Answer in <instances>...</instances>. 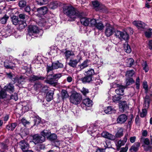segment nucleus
Returning a JSON list of instances; mask_svg holds the SVG:
<instances>
[{"label":"nucleus","instance_id":"nucleus-20","mask_svg":"<svg viewBox=\"0 0 152 152\" xmlns=\"http://www.w3.org/2000/svg\"><path fill=\"white\" fill-rule=\"evenodd\" d=\"M144 144L142 146L144 148V149L146 151H148L151 148V146L149 145L150 141L149 140L148 138H145L143 140Z\"/></svg>","mask_w":152,"mask_h":152},{"label":"nucleus","instance_id":"nucleus-46","mask_svg":"<svg viewBox=\"0 0 152 152\" xmlns=\"http://www.w3.org/2000/svg\"><path fill=\"white\" fill-rule=\"evenodd\" d=\"M99 30H101L104 28V26L101 22L96 23L95 26Z\"/></svg>","mask_w":152,"mask_h":152},{"label":"nucleus","instance_id":"nucleus-52","mask_svg":"<svg viewBox=\"0 0 152 152\" xmlns=\"http://www.w3.org/2000/svg\"><path fill=\"white\" fill-rule=\"evenodd\" d=\"M57 136L55 134H51L49 135L48 137V139L50 141H53L57 139Z\"/></svg>","mask_w":152,"mask_h":152},{"label":"nucleus","instance_id":"nucleus-11","mask_svg":"<svg viewBox=\"0 0 152 152\" xmlns=\"http://www.w3.org/2000/svg\"><path fill=\"white\" fill-rule=\"evenodd\" d=\"M77 57L78 58V59H71L68 63V65L73 68L75 67L78 63L82 60V57L81 56L78 55Z\"/></svg>","mask_w":152,"mask_h":152},{"label":"nucleus","instance_id":"nucleus-24","mask_svg":"<svg viewBox=\"0 0 152 152\" xmlns=\"http://www.w3.org/2000/svg\"><path fill=\"white\" fill-rule=\"evenodd\" d=\"M82 105H85L87 107H91L92 105V101L88 98L84 99L83 100Z\"/></svg>","mask_w":152,"mask_h":152},{"label":"nucleus","instance_id":"nucleus-47","mask_svg":"<svg viewBox=\"0 0 152 152\" xmlns=\"http://www.w3.org/2000/svg\"><path fill=\"white\" fill-rule=\"evenodd\" d=\"M13 24L16 25L18 23H19V20L18 17L15 16H13L11 18Z\"/></svg>","mask_w":152,"mask_h":152},{"label":"nucleus","instance_id":"nucleus-36","mask_svg":"<svg viewBox=\"0 0 152 152\" xmlns=\"http://www.w3.org/2000/svg\"><path fill=\"white\" fill-rule=\"evenodd\" d=\"M58 6V3L57 1L52 2L49 5V7L52 9L57 8Z\"/></svg>","mask_w":152,"mask_h":152},{"label":"nucleus","instance_id":"nucleus-50","mask_svg":"<svg viewBox=\"0 0 152 152\" xmlns=\"http://www.w3.org/2000/svg\"><path fill=\"white\" fill-rule=\"evenodd\" d=\"M143 69L145 72H147L149 70V68L147 63L146 62H143L142 64Z\"/></svg>","mask_w":152,"mask_h":152},{"label":"nucleus","instance_id":"nucleus-28","mask_svg":"<svg viewBox=\"0 0 152 152\" xmlns=\"http://www.w3.org/2000/svg\"><path fill=\"white\" fill-rule=\"evenodd\" d=\"M119 108L121 111H124L126 109L127 107L128 106L126 103L125 101H124L121 102L119 104Z\"/></svg>","mask_w":152,"mask_h":152},{"label":"nucleus","instance_id":"nucleus-34","mask_svg":"<svg viewBox=\"0 0 152 152\" xmlns=\"http://www.w3.org/2000/svg\"><path fill=\"white\" fill-rule=\"evenodd\" d=\"M50 132L49 130H44L41 132V136L42 137H45H45L48 138L49 136L50 135Z\"/></svg>","mask_w":152,"mask_h":152},{"label":"nucleus","instance_id":"nucleus-38","mask_svg":"<svg viewBox=\"0 0 152 152\" xmlns=\"http://www.w3.org/2000/svg\"><path fill=\"white\" fill-rule=\"evenodd\" d=\"M7 75L9 78L11 79L14 82V83L17 82L16 77L14 75L10 73H7Z\"/></svg>","mask_w":152,"mask_h":152},{"label":"nucleus","instance_id":"nucleus-13","mask_svg":"<svg viewBox=\"0 0 152 152\" xmlns=\"http://www.w3.org/2000/svg\"><path fill=\"white\" fill-rule=\"evenodd\" d=\"M101 136L104 138L111 140H115V135L110 133L107 131L103 132L101 133Z\"/></svg>","mask_w":152,"mask_h":152},{"label":"nucleus","instance_id":"nucleus-40","mask_svg":"<svg viewBox=\"0 0 152 152\" xmlns=\"http://www.w3.org/2000/svg\"><path fill=\"white\" fill-rule=\"evenodd\" d=\"M61 97L63 99L68 98L69 96L67 91L65 90H63L61 92Z\"/></svg>","mask_w":152,"mask_h":152},{"label":"nucleus","instance_id":"nucleus-19","mask_svg":"<svg viewBox=\"0 0 152 152\" xmlns=\"http://www.w3.org/2000/svg\"><path fill=\"white\" fill-rule=\"evenodd\" d=\"M133 24L139 29H144L145 26L144 23L140 21H135L133 22Z\"/></svg>","mask_w":152,"mask_h":152},{"label":"nucleus","instance_id":"nucleus-5","mask_svg":"<svg viewBox=\"0 0 152 152\" xmlns=\"http://www.w3.org/2000/svg\"><path fill=\"white\" fill-rule=\"evenodd\" d=\"M64 66L63 64L58 61L52 63L51 66L47 65V70L48 72L52 70L53 69H56L58 68H62Z\"/></svg>","mask_w":152,"mask_h":152},{"label":"nucleus","instance_id":"nucleus-59","mask_svg":"<svg viewBox=\"0 0 152 152\" xmlns=\"http://www.w3.org/2000/svg\"><path fill=\"white\" fill-rule=\"evenodd\" d=\"M26 1L23 0L20 1L18 3L19 6L20 7H24L26 5Z\"/></svg>","mask_w":152,"mask_h":152},{"label":"nucleus","instance_id":"nucleus-26","mask_svg":"<svg viewBox=\"0 0 152 152\" xmlns=\"http://www.w3.org/2000/svg\"><path fill=\"white\" fill-rule=\"evenodd\" d=\"M93 78L91 77L88 76L86 75L83 77L82 78L80 79L83 83H89L93 80Z\"/></svg>","mask_w":152,"mask_h":152},{"label":"nucleus","instance_id":"nucleus-21","mask_svg":"<svg viewBox=\"0 0 152 152\" xmlns=\"http://www.w3.org/2000/svg\"><path fill=\"white\" fill-rule=\"evenodd\" d=\"M4 89L5 91L12 93L14 91V86L13 84L10 83L9 84L5 86Z\"/></svg>","mask_w":152,"mask_h":152},{"label":"nucleus","instance_id":"nucleus-54","mask_svg":"<svg viewBox=\"0 0 152 152\" xmlns=\"http://www.w3.org/2000/svg\"><path fill=\"white\" fill-rule=\"evenodd\" d=\"M9 17L6 15H5L1 19V22L2 24H5L8 18Z\"/></svg>","mask_w":152,"mask_h":152},{"label":"nucleus","instance_id":"nucleus-8","mask_svg":"<svg viewBox=\"0 0 152 152\" xmlns=\"http://www.w3.org/2000/svg\"><path fill=\"white\" fill-rule=\"evenodd\" d=\"M45 141V137L41 135L36 134L33 136L32 141L35 144L42 143Z\"/></svg>","mask_w":152,"mask_h":152},{"label":"nucleus","instance_id":"nucleus-60","mask_svg":"<svg viewBox=\"0 0 152 152\" xmlns=\"http://www.w3.org/2000/svg\"><path fill=\"white\" fill-rule=\"evenodd\" d=\"M81 92L84 95H86L89 93V90L88 89L83 87L81 90Z\"/></svg>","mask_w":152,"mask_h":152},{"label":"nucleus","instance_id":"nucleus-6","mask_svg":"<svg viewBox=\"0 0 152 152\" xmlns=\"http://www.w3.org/2000/svg\"><path fill=\"white\" fill-rule=\"evenodd\" d=\"M115 36L116 37L118 38L121 40L123 39L126 40L129 38V36L128 34L126 32H121L119 31H117L115 32Z\"/></svg>","mask_w":152,"mask_h":152},{"label":"nucleus","instance_id":"nucleus-42","mask_svg":"<svg viewBox=\"0 0 152 152\" xmlns=\"http://www.w3.org/2000/svg\"><path fill=\"white\" fill-rule=\"evenodd\" d=\"M19 28L20 29L24 28L27 25L26 22L24 21H19L18 23Z\"/></svg>","mask_w":152,"mask_h":152},{"label":"nucleus","instance_id":"nucleus-35","mask_svg":"<svg viewBox=\"0 0 152 152\" xmlns=\"http://www.w3.org/2000/svg\"><path fill=\"white\" fill-rule=\"evenodd\" d=\"M123 130L122 129L120 128L119 129L115 136V139L116 137L120 138L122 137L123 135Z\"/></svg>","mask_w":152,"mask_h":152},{"label":"nucleus","instance_id":"nucleus-43","mask_svg":"<svg viewBox=\"0 0 152 152\" xmlns=\"http://www.w3.org/2000/svg\"><path fill=\"white\" fill-rule=\"evenodd\" d=\"M17 82L19 84H22L25 81V79L24 77L22 76L20 77H16Z\"/></svg>","mask_w":152,"mask_h":152},{"label":"nucleus","instance_id":"nucleus-30","mask_svg":"<svg viewBox=\"0 0 152 152\" xmlns=\"http://www.w3.org/2000/svg\"><path fill=\"white\" fill-rule=\"evenodd\" d=\"M62 74V73H59L53 75H49L48 76V79H49V77H51L52 79L58 80L61 77Z\"/></svg>","mask_w":152,"mask_h":152},{"label":"nucleus","instance_id":"nucleus-33","mask_svg":"<svg viewBox=\"0 0 152 152\" xmlns=\"http://www.w3.org/2000/svg\"><path fill=\"white\" fill-rule=\"evenodd\" d=\"M17 124L15 123L9 124L6 126V128L8 130L12 131L17 126Z\"/></svg>","mask_w":152,"mask_h":152},{"label":"nucleus","instance_id":"nucleus-45","mask_svg":"<svg viewBox=\"0 0 152 152\" xmlns=\"http://www.w3.org/2000/svg\"><path fill=\"white\" fill-rule=\"evenodd\" d=\"M134 60L132 58H128L126 60V63L127 66H128L130 67L133 64Z\"/></svg>","mask_w":152,"mask_h":152},{"label":"nucleus","instance_id":"nucleus-4","mask_svg":"<svg viewBox=\"0 0 152 152\" xmlns=\"http://www.w3.org/2000/svg\"><path fill=\"white\" fill-rule=\"evenodd\" d=\"M81 99L82 97L80 94L75 93L72 94L70 96V101L73 104H77L80 103Z\"/></svg>","mask_w":152,"mask_h":152},{"label":"nucleus","instance_id":"nucleus-18","mask_svg":"<svg viewBox=\"0 0 152 152\" xmlns=\"http://www.w3.org/2000/svg\"><path fill=\"white\" fill-rule=\"evenodd\" d=\"M140 146V143L138 142H136L131 146L129 151L130 152H136L138 150Z\"/></svg>","mask_w":152,"mask_h":152},{"label":"nucleus","instance_id":"nucleus-58","mask_svg":"<svg viewBox=\"0 0 152 152\" xmlns=\"http://www.w3.org/2000/svg\"><path fill=\"white\" fill-rule=\"evenodd\" d=\"M6 91L4 89L1 90L0 91V96L2 98H5L7 96Z\"/></svg>","mask_w":152,"mask_h":152},{"label":"nucleus","instance_id":"nucleus-12","mask_svg":"<svg viewBox=\"0 0 152 152\" xmlns=\"http://www.w3.org/2000/svg\"><path fill=\"white\" fill-rule=\"evenodd\" d=\"M115 32L114 28L111 25H108L105 28V33L107 37H109L112 35L113 32Z\"/></svg>","mask_w":152,"mask_h":152},{"label":"nucleus","instance_id":"nucleus-23","mask_svg":"<svg viewBox=\"0 0 152 152\" xmlns=\"http://www.w3.org/2000/svg\"><path fill=\"white\" fill-rule=\"evenodd\" d=\"M45 78V77L41 76L33 75L31 76L29 79V81L33 82L35 81L39 80H43Z\"/></svg>","mask_w":152,"mask_h":152},{"label":"nucleus","instance_id":"nucleus-1","mask_svg":"<svg viewBox=\"0 0 152 152\" xmlns=\"http://www.w3.org/2000/svg\"><path fill=\"white\" fill-rule=\"evenodd\" d=\"M64 13L74 20L79 16L80 12L71 6H65L63 7Z\"/></svg>","mask_w":152,"mask_h":152},{"label":"nucleus","instance_id":"nucleus-39","mask_svg":"<svg viewBox=\"0 0 152 152\" xmlns=\"http://www.w3.org/2000/svg\"><path fill=\"white\" fill-rule=\"evenodd\" d=\"M6 62H4V66L7 69H13V68L15 67V64L10 62L8 64H7Z\"/></svg>","mask_w":152,"mask_h":152},{"label":"nucleus","instance_id":"nucleus-44","mask_svg":"<svg viewBox=\"0 0 152 152\" xmlns=\"http://www.w3.org/2000/svg\"><path fill=\"white\" fill-rule=\"evenodd\" d=\"M85 73H86V75L88 76H91L92 78H93V77L92 76L94 74V70L92 69L89 70L88 71L86 72Z\"/></svg>","mask_w":152,"mask_h":152},{"label":"nucleus","instance_id":"nucleus-16","mask_svg":"<svg viewBox=\"0 0 152 152\" xmlns=\"http://www.w3.org/2000/svg\"><path fill=\"white\" fill-rule=\"evenodd\" d=\"M97 131V130L96 127L94 125H92L89 127L88 130V133L91 134V135L94 137L97 135L98 132Z\"/></svg>","mask_w":152,"mask_h":152},{"label":"nucleus","instance_id":"nucleus-2","mask_svg":"<svg viewBox=\"0 0 152 152\" xmlns=\"http://www.w3.org/2000/svg\"><path fill=\"white\" fill-rule=\"evenodd\" d=\"M43 32V31L41 29H39L37 26H29L27 36H31L34 35L35 37H39L42 36Z\"/></svg>","mask_w":152,"mask_h":152},{"label":"nucleus","instance_id":"nucleus-14","mask_svg":"<svg viewBox=\"0 0 152 152\" xmlns=\"http://www.w3.org/2000/svg\"><path fill=\"white\" fill-rule=\"evenodd\" d=\"M92 3L94 8L96 11H100L104 9V5L100 4L99 2L97 1H93Z\"/></svg>","mask_w":152,"mask_h":152},{"label":"nucleus","instance_id":"nucleus-57","mask_svg":"<svg viewBox=\"0 0 152 152\" xmlns=\"http://www.w3.org/2000/svg\"><path fill=\"white\" fill-rule=\"evenodd\" d=\"M135 88L136 89H138L140 88V79L139 77H137L136 79L135 82Z\"/></svg>","mask_w":152,"mask_h":152},{"label":"nucleus","instance_id":"nucleus-62","mask_svg":"<svg viewBox=\"0 0 152 152\" xmlns=\"http://www.w3.org/2000/svg\"><path fill=\"white\" fill-rule=\"evenodd\" d=\"M11 99H13L15 101H16L18 99V97L17 94V93H14L12 95L10 96Z\"/></svg>","mask_w":152,"mask_h":152},{"label":"nucleus","instance_id":"nucleus-61","mask_svg":"<svg viewBox=\"0 0 152 152\" xmlns=\"http://www.w3.org/2000/svg\"><path fill=\"white\" fill-rule=\"evenodd\" d=\"M121 86V85L116 84L115 83V82L110 84L111 87L112 88H118V87H120Z\"/></svg>","mask_w":152,"mask_h":152},{"label":"nucleus","instance_id":"nucleus-41","mask_svg":"<svg viewBox=\"0 0 152 152\" xmlns=\"http://www.w3.org/2000/svg\"><path fill=\"white\" fill-rule=\"evenodd\" d=\"M38 25L41 27H44L46 26H48V23L46 21L45 19L43 18L41 20H40L38 23Z\"/></svg>","mask_w":152,"mask_h":152},{"label":"nucleus","instance_id":"nucleus-31","mask_svg":"<svg viewBox=\"0 0 152 152\" xmlns=\"http://www.w3.org/2000/svg\"><path fill=\"white\" fill-rule=\"evenodd\" d=\"M104 112L106 114H111L115 113L116 110L115 109L112 108L111 106H109L107 107L106 109L104 110Z\"/></svg>","mask_w":152,"mask_h":152},{"label":"nucleus","instance_id":"nucleus-64","mask_svg":"<svg viewBox=\"0 0 152 152\" xmlns=\"http://www.w3.org/2000/svg\"><path fill=\"white\" fill-rule=\"evenodd\" d=\"M128 148V146H126L124 148H121L119 152H127Z\"/></svg>","mask_w":152,"mask_h":152},{"label":"nucleus","instance_id":"nucleus-25","mask_svg":"<svg viewBox=\"0 0 152 152\" xmlns=\"http://www.w3.org/2000/svg\"><path fill=\"white\" fill-rule=\"evenodd\" d=\"M37 11L39 14L44 15L48 12V9L46 6H44L38 8Z\"/></svg>","mask_w":152,"mask_h":152},{"label":"nucleus","instance_id":"nucleus-48","mask_svg":"<svg viewBox=\"0 0 152 152\" xmlns=\"http://www.w3.org/2000/svg\"><path fill=\"white\" fill-rule=\"evenodd\" d=\"M96 23V20L94 19H90L88 26H95Z\"/></svg>","mask_w":152,"mask_h":152},{"label":"nucleus","instance_id":"nucleus-49","mask_svg":"<svg viewBox=\"0 0 152 152\" xmlns=\"http://www.w3.org/2000/svg\"><path fill=\"white\" fill-rule=\"evenodd\" d=\"M38 4L40 5H43L46 4L48 2V0H36Z\"/></svg>","mask_w":152,"mask_h":152},{"label":"nucleus","instance_id":"nucleus-56","mask_svg":"<svg viewBox=\"0 0 152 152\" xmlns=\"http://www.w3.org/2000/svg\"><path fill=\"white\" fill-rule=\"evenodd\" d=\"M134 83V81L132 78L126 79V85L129 86Z\"/></svg>","mask_w":152,"mask_h":152},{"label":"nucleus","instance_id":"nucleus-27","mask_svg":"<svg viewBox=\"0 0 152 152\" xmlns=\"http://www.w3.org/2000/svg\"><path fill=\"white\" fill-rule=\"evenodd\" d=\"M125 88V86L121 85L120 87L115 90V92L118 95H123L124 94V89Z\"/></svg>","mask_w":152,"mask_h":152},{"label":"nucleus","instance_id":"nucleus-10","mask_svg":"<svg viewBox=\"0 0 152 152\" xmlns=\"http://www.w3.org/2000/svg\"><path fill=\"white\" fill-rule=\"evenodd\" d=\"M19 146L23 152L26 151L29 148V145L25 140L21 141L19 143Z\"/></svg>","mask_w":152,"mask_h":152},{"label":"nucleus","instance_id":"nucleus-17","mask_svg":"<svg viewBox=\"0 0 152 152\" xmlns=\"http://www.w3.org/2000/svg\"><path fill=\"white\" fill-rule=\"evenodd\" d=\"M143 88L145 90V93L147 94L146 96L148 95V94H149L151 96L152 95V83L151 84V86L148 91V86L146 82H144L143 83Z\"/></svg>","mask_w":152,"mask_h":152},{"label":"nucleus","instance_id":"nucleus-53","mask_svg":"<svg viewBox=\"0 0 152 152\" xmlns=\"http://www.w3.org/2000/svg\"><path fill=\"white\" fill-rule=\"evenodd\" d=\"M134 73V71L133 70L128 71L126 72V75L127 77H131L133 76Z\"/></svg>","mask_w":152,"mask_h":152},{"label":"nucleus","instance_id":"nucleus-29","mask_svg":"<svg viewBox=\"0 0 152 152\" xmlns=\"http://www.w3.org/2000/svg\"><path fill=\"white\" fill-rule=\"evenodd\" d=\"M53 91L52 90L49 91L47 94L46 100L48 102H50L53 99Z\"/></svg>","mask_w":152,"mask_h":152},{"label":"nucleus","instance_id":"nucleus-55","mask_svg":"<svg viewBox=\"0 0 152 152\" xmlns=\"http://www.w3.org/2000/svg\"><path fill=\"white\" fill-rule=\"evenodd\" d=\"M121 98L118 95H115L113 97V100L115 102L117 103L121 99Z\"/></svg>","mask_w":152,"mask_h":152},{"label":"nucleus","instance_id":"nucleus-15","mask_svg":"<svg viewBox=\"0 0 152 152\" xmlns=\"http://www.w3.org/2000/svg\"><path fill=\"white\" fill-rule=\"evenodd\" d=\"M127 119V116L125 114H122L118 116L117 121L118 123L122 124L125 123Z\"/></svg>","mask_w":152,"mask_h":152},{"label":"nucleus","instance_id":"nucleus-37","mask_svg":"<svg viewBox=\"0 0 152 152\" xmlns=\"http://www.w3.org/2000/svg\"><path fill=\"white\" fill-rule=\"evenodd\" d=\"M124 47L125 51L127 53H130L131 52V50L130 47L126 42H125L124 44Z\"/></svg>","mask_w":152,"mask_h":152},{"label":"nucleus","instance_id":"nucleus-51","mask_svg":"<svg viewBox=\"0 0 152 152\" xmlns=\"http://www.w3.org/2000/svg\"><path fill=\"white\" fill-rule=\"evenodd\" d=\"M73 55V53L69 50L66 51L64 53L66 59L68 58L70 56Z\"/></svg>","mask_w":152,"mask_h":152},{"label":"nucleus","instance_id":"nucleus-22","mask_svg":"<svg viewBox=\"0 0 152 152\" xmlns=\"http://www.w3.org/2000/svg\"><path fill=\"white\" fill-rule=\"evenodd\" d=\"M72 130V128L71 127H69V126L65 125L60 129L59 131L61 133L63 134L66 132H69Z\"/></svg>","mask_w":152,"mask_h":152},{"label":"nucleus","instance_id":"nucleus-9","mask_svg":"<svg viewBox=\"0 0 152 152\" xmlns=\"http://www.w3.org/2000/svg\"><path fill=\"white\" fill-rule=\"evenodd\" d=\"M127 140V136L125 135L123 139V140H118L115 141V144L117 147V150L119 151L121 147L124 145Z\"/></svg>","mask_w":152,"mask_h":152},{"label":"nucleus","instance_id":"nucleus-7","mask_svg":"<svg viewBox=\"0 0 152 152\" xmlns=\"http://www.w3.org/2000/svg\"><path fill=\"white\" fill-rule=\"evenodd\" d=\"M85 15L84 12H80L78 17L80 18V22L82 24L85 26H88L89 25L90 19L85 17Z\"/></svg>","mask_w":152,"mask_h":152},{"label":"nucleus","instance_id":"nucleus-3","mask_svg":"<svg viewBox=\"0 0 152 152\" xmlns=\"http://www.w3.org/2000/svg\"><path fill=\"white\" fill-rule=\"evenodd\" d=\"M151 101V99L149 96H146L144 98V102L143 104L145 108L142 109V111L140 113V116L141 117H144L146 115L147 113V109L149 106Z\"/></svg>","mask_w":152,"mask_h":152},{"label":"nucleus","instance_id":"nucleus-32","mask_svg":"<svg viewBox=\"0 0 152 152\" xmlns=\"http://www.w3.org/2000/svg\"><path fill=\"white\" fill-rule=\"evenodd\" d=\"M89 63V61L88 60H86L84 61L80 65H79L80 67V71L84 68L87 67L88 65V64Z\"/></svg>","mask_w":152,"mask_h":152},{"label":"nucleus","instance_id":"nucleus-63","mask_svg":"<svg viewBox=\"0 0 152 152\" xmlns=\"http://www.w3.org/2000/svg\"><path fill=\"white\" fill-rule=\"evenodd\" d=\"M34 87L36 90L39 89H41L42 86L41 84L39 83H37L34 85Z\"/></svg>","mask_w":152,"mask_h":152}]
</instances>
